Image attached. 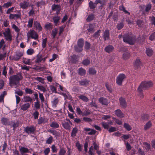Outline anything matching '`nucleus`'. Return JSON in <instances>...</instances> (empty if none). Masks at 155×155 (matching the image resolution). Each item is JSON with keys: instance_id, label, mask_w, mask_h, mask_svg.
I'll list each match as a JSON object with an SVG mask.
<instances>
[{"instance_id": "obj_39", "label": "nucleus", "mask_w": 155, "mask_h": 155, "mask_svg": "<svg viewBox=\"0 0 155 155\" xmlns=\"http://www.w3.org/2000/svg\"><path fill=\"white\" fill-rule=\"evenodd\" d=\"M95 18V15L94 14H91L89 15L86 18V21L87 22H90L94 19Z\"/></svg>"}, {"instance_id": "obj_46", "label": "nucleus", "mask_w": 155, "mask_h": 155, "mask_svg": "<svg viewBox=\"0 0 155 155\" xmlns=\"http://www.w3.org/2000/svg\"><path fill=\"white\" fill-rule=\"evenodd\" d=\"M153 51L152 49L149 48L146 49V53L148 56H151L153 54Z\"/></svg>"}, {"instance_id": "obj_55", "label": "nucleus", "mask_w": 155, "mask_h": 155, "mask_svg": "<svg viewBox=\"0 0 155 155\" xmlns=\"http://www.w3.org/2000/svg\"><path fill=\"white\" fill-rule=\"evenodd\" d=\"M101 31L100 30H98L96 32H95L93 35V36L95 38H97L100 35V34L101 32Z\"/></svg>"}, {"instance_id": "obj_22", "label": "nucleus", "mask_w": 155, "mask_h": 155, "mask_svg": "<svg viewBox=\"0 0 155 155\" xmlns=\"http://www.w3.org/2000/svg\"><path fill=\"white\" fill-rule=\"evenodd\" d=\"M114 49V47L111 45H109L106 47L104 49L105 51L107 53H110Z\"/></svg>"}, {"instance_id": "obj_34", "label": "nucleus", "mask_w": 155, "mask_h": 155, "mask_svg": "<svg viewBox=\"0 0 155 155\" xmlns=\"http://www.w3.org/2000/svg\"><path fill=\"white\" fill-rule=\"evenodd\" d=\"M78 97L80 99H81L85 102H88L89 101V99L86 96L81 95L78 96Z\"/></svg>"}, {"instance_id": "obj_33", "label": "nucleus", "mask_w": 155, "mask_h": 155, "mask_svg": "<svg viewBox=\"0 0 155 155\" xmlns=\"http://www.w3.org/2000/svg\"><path fill=\"white\" fill-rule=\"evenodd\" d=\"M50 126L53 128H58L59 127V125L58 123L55 121H52L50 124Z\"/></svg>"}, {"instance_id": "obj_20", "label": "nucleus", "mask_w": 155, "mask_h": 155, "mask_svg": "<svg viewBox=\"0 0 155 155\" xmlns=\"http://www.w3.org/2000/svg\"><path fill=\"white\" fill-rule=\"evenodd\" d=\"M23 56V54L21 52H17L16 54L15 55L13 58V60L15 61H18Z\"/></svg>"}, {"instance_id": "obj_25", "label": "nucleus", "mask_w": 155, "mask_h": 155, "mask_svg": "<svg viewBox=\"0 0 155 155\" xmlns=\"http://www.w3.org/2000/svg\"><path fill=\"white\" fill-rule=\"evenodd\" d=\"M60 19V16L58 15L54 16L53 18V20L55 26H57L58 23Z\"/></svg>"}, {"instance_id": "obj_51", "label": "nucleus", "mask_w": 155, "mask_h": 155, "mask_svg": "<svg viewBox=\"0 0 155 155\" xmlns=\"http://www.w3.org/2000/svg\"><path fill=\"white\" fill-rule=\"evenodd\" d=\"M37 89L40 91L45 92L46 91L45 88L42 85H38L37 86Z\"/></svg>"}, {"instance_id": "obj_64", "label": "nucleus", "mask_w": 155, "mask_h": 155, "mask_svg": "<svg viewBox=\"0 0 155 155\" xmlns=\"http://www.w3.org/2000/svg\"><path fill=\"white\" fill-rule=\"evenodd\" d=\"M39 115V112L37 110L35 111L33 114V115L35 119H38Z\"/></svg>"}, {"instance_id": "obj_41", "label": "nucleus", "mask_w": 155, "mask_h": 155, "mask_svg": "<svg viewBox=\"0 0 155 155\" xmlns=\"http://www.w3.org/2000/svg\"><path fill=\"white\" fill-rule=\"evenodd\" d=\"M91 63L90 60L88 59H85L83 60L81 62L82 64H83L84 65L87 66Z\"/></svg>"}, {"instance_id": "obj_43", "label": "nucleus", "mask_w": 155, "mask_h": 155, "mask_svg": "<svg viewBox=\"0 0 155 155\" xmlns=\"http://www.w3.org/2000/svg\"><path fill=\"white\" fill-rule=\"evenodd\" d=\"M58 29L57 28H55L53 29L52 31L51 35L53 37V38H54L56 37L57 34L58 33Z\"/></svg>"}, {"instance_id": "obj_7", "label": "nucleus", "mask_w": 155, "mask_h": 155, "mask_svg": "<svg viewBox=\"0 0 155 155\" xmlns=\"http://www.w3.org/2000/svg\"><path fill=\"white\" fill-rule=\"evenodd\" d=\"M27 35L28 38L30 37L34 39L35 40L37 39L38 37L36 32L33 30L28 31L27 33Z\"/></svg>"}, {"instance_id": "obj_58", "label": "nucleus", "mask_w": 155, "mask_h": 155, "mask_svg": "<svg viewBox=\"0 0 155 155\" xmlns=\"http://www.w3.org/2000/svg\"><path fill=\"white\" fill-rule=\"evenodd\" d=\"M123 58L124 59H127L130 57V54L128 52H125L123 54Z\"/></svg>"}, {"instance_id": "obj_31", "label": "nucleus", "mask_w": 155, "mask_h": 155, "mask_svg": "<svg viewBox=\"0 0 155 155\" xmlns=\"http://www.w3.org/2000/svg\"><path fill=\"white\" fill-rule=\"evenodd\" d=\"M42 61V55H40L39 54H38L36 56V58L35 60V62L37 63H39L41 62Z\"/></svg>"}, {"instance_id": "obj_62", "label": "nucleus", "mask_w": 155, "mask_h": 155, "mask_svg": "<svg viewBox=\"0 0 155 155\" xmlns=\"http://www.w3.org/2000/svg\"><path fill=\"white\" fill-rule=\"evenodd\" d=\"M113 18L114 21H117L118 18V15L117 13H113L112 14Z\"/></svg>"}, {"instance_id": "obj_48", "label": "nucleus", "mask_w": 155, "mask_h": 155, "mask_svg": "<svg viewBox=\"0 0 155 155\" xmlns=\"http://www.w3.org/2000/svg\"><path fill=\"white\" fill-rule=\"evenodd\" d=\"M4 36L11 34V31L9 28L5 29V31L3 33Z\"/></svg>"}, {"instance_id": "obj_49", "label": "nucleus", "mask_w": 155, "mask_h": 155, "mask_svg": "<svg viewBox=\"0 0 155 155\" xmlns=\"http://www.w3.org/2000/svg\"><path fill=\"white\" fill-rule=\"evenodd\" d=\"M66 152V150L64 147L60 148L58 155H64Z\"/></svg>"}, {"instance_id": "obj_18", "label": "nucleus", "mask_w": 155, "mask_h": 155, "mask_svg": "<svg viewBox=\"0 0 155 155\" xmlns=\"http://www.w3.org/2000/svg\"><path fill=\"white\" fill-rule=\"evenodd\" d=\"M48 120L47 118H44L42 117H39L38 120V124L39 125L42 124H44L48 122Z\"/></svg>"}, {"instance_id": "obj_40", "label": "nucleus", "mask_w": 155, "mask_h": 155, "mask_svg": "<svg viewBox=\"0 0 155 155\" xmlns=\"http://www.w3.org/2000/svg\"><path fill=\"white\" fill-rule=\"evenodd\" d=\"M24 102H30L31 103L32 100V98L29 96H24L23 97Z\"/></svg>"}, {"instance_id": "obj_30", "label": "nucleus", "mask_w": 155, "mask_h": 155, "mask_svg": "<svg viewBox=\"0 0 155 155\" xmlns=\"http://www.w3.org/2000/svg\"><path fill=\"white\" fill-rule=\"evenodd\" d=\"M30 104L29 103L25 104L21 106V108L23 110H26L30 107Z\"/></svg>"}, {"instance_id": "obj_27", "label": "nucleus", "mask_w": 155, "mask_h": 155, "mask_svg": "<svg viewBox=\"0 0 155 155\" xmlns=\"http://www.w3.org/2000/svg\"><path fill=\"white\" fill-rule=\"evenodd\" d=\"M84 44V39L82 38L79 39L77 42V46L79 47L80 49L83 48Z\"/></svg>"}, {"instance_id": "obj_11", "label": "nucleus", "mask_w": 155, "mask_h": 155, "mask_svg": "<svg viewBox=\"0 0 155 155\" xmlns=\"http://www.w3.org/2000/svg\"><path fill=\"white\" fill-rule=\"evenodd\" d=\"M21 16V13L19 14H10L9 16V18L11 20L14 19L16 20L18 19H20Z\"/></svg>"}, {"instance_id": "obj_37", "label": "nucleus", "mask_w": 155, "mask_h": 155, "mask_svg": "<svg viewBox=\"0 0 155 155\" xmlns=\"http://www.w3.org/2000/svg\"><path fill=\"white\" fill-rule=\"evenodd\" d=\"M88 72L90 74L92 75H95L97 73L95 69L93 68H90L88 70Z\"/></svg>"}, {"instance_id": "obj_13", "label": "nucleus", "mask_w": 155, "mask_h": 155, "mask_svg": "<svg viewBox=\"0 0 155 155\" xmlns=\"http://www.w3.org/2000/svg\"><path fill=\"white\" fill-rule=\"evenodd\" d=\"M103 37L104 41L108 40L110 39V31L108 29H106L103 33Z\"/></svg>"}, {"instance_id": "obj_63", "label": "nucleus", "mask_w": 155, "mask_h": 155, "mask_svg": "<svg viewBox=\"0 0 155 155\" xmlns=\"http://www.w3.org/2000/svg\"><path fill=\"white\" fill-rule=\"evenodd\" d=\"M144 145L145 147V149L147 151H149L150 149V145L147 142H145Z\"/></svg>"}, {"instance_id": "obj_19", "label": "nucleus", "mask_w": 155, "mask_h": 155, "mask_svg": "<svg viewBox=\"0 0 155 155\" xmlns=\"http://www.w3.org/2000/svg\"><path fill=\"white\" fill-rule=\"evenodd\" d=\"M134 66L136 68H140L142 66V64L139 59H137L134 63Z\"/></svg>"}, {"instance_id": "obj_14", "label": "nucleus", "mask_w": 155, "mask_h": 155, "mask_svg": "<svg viewBox=\"0 0 155 155\" xmlns=\"http://www.w3.org/2000/svg\"><path fill=\"white\" fill-rule=\"evenodd\" d=\"M115 114L117 117L122 118L124 117L125 114L122 113L119 109H118L115 111Z\"/></svg>"}, {"instance_id": "obj_4", "label": "nucleus", "mask_w": 155, "mask_h": 155, "mask_svg": "<svg viewBox=\"0 0 155 155\" xmlns=\"http://www.w3.org/2000/svg\"><path fill=\"white\" fill-rule=\"evenodd\" d=\"M126 78V75L124 74H120L116 78V83L119 85H122V82L125 80Z\"/></svg>"}, {"instance_id": "obj_36", "label": "nucleus", "mask_w": 155, "mask_h": 155, "mask_svg": "<svg viewBox=\"0 0 155 155\" xmlns=\"http://www.w3.org/2000/svg\"><path fill=\"white\" fill-rule=\"evenodd\" d=\"M62 124L63 127L66 130H70L71 129V125L68 122H65L62 123Z\"/></svg>"}, {"instance_id": "obj_32", "label": "nucleus", "mask_w": 155, "mask_h": 155, "mask_svg": "<svg viewBox=\"0 0 155 155\" xmlns=\"http://www.w3.org/2000/svg\"><path fill=\"white\" fill-rule=\"evenodd\" d=\"M84 110V111L83 112V116H87L91 114V111L87 107H85V109Z\"/></svg>"}, {"instance_id": "obj_26", "label": "nucleus", "mask_w": 155, "mask_h": 155, "mask_svg": "<svg viewBox=\"0 0 155 155\" xmlns=\"http://www.w3.org/2000/svg\"><path fill=\"white\" fill-rule=\"evenodd\" d=\"M19 121H17L16 122L12 121L10 125H11L13 127V130H15L17 127L19 126Z\"/></svg>"}, {"instance_id": "obj_24", "label": "nucleus", "mask_w": 155, "mask_h": 155, "mask_svg": "<svg viewBox=\"0 0 155 155\" xmlns=\"http://www.w3.org/2000/svg\"><path fill=\"white\" fill-rule=\"evenodd\" d=\"M1 122L3 125H9L10 124L9 122V120L7 118L5 117H2L1 118Z\"/></svg>"}, {"instance_id": "obj_9", "label": "nucleus", "mask_w": 155, "mask_h": 155, "mask_svg": "<svg viewBox=\"0 0 155 155\" xmlns=\"http://www.w3.org/2000/svg\"><path fill=\"white\" fill-rule=\"evenodd\" d=\"M120 105V106L123 108H125L127 107V102L124 98L120 97L119 99Z\"/></svg>"}, {"instance_id": "obj_60", "label": "nucleus", "mask_w": 155, "mask_h": 155, "mask_svg": "<svg viewBox=\"0 0 155 155\" xmlns=\"http://www.w3.org/2000/svg\"><path fill=\"white\" fill-rule=\"evenodd\" d=\"M5 38L6 41H11L12 40V37L11 34L4 36Z\"/></svg>"}, {"instance_id": "obj_56", "label": "nucleus", "mask_w": 155, "mask_h": 155, "mask_svg": "<svg viewBox=\"0 0 155 155\" xmlns=\"http://www.w3.org/2000/svg\"><path fill=\"white\" fill-rule=\"evenodd\" d=\"M35 80H37L39 82H41L42 84H44L45 83L44 79L40 77H37L35 78Z\"/></svg>"}, {"instance_id": "obj_45", "label": "nucleus", "mask_w": 155, "mask_h": 155, "mask_svg": "<svg viewBox=\"0 0 155 155\" xmlns=\"http://www.w3.org/2000/svg\"><path fill=\"white\" fill-rule=\"evenodd\" d=\"M124 26V21H122L120 23H118L117 26V29L118 30H121Z\"/></svg>"}, {"instance_id": "obj_16", "label": "nucleus", "mask_w": 155, "mask_h": 155, "mask_svg": "<svg viewBox=\"0 0 155 155\" xmlns=\"http://www.w3.org/2000/svg\"><path fill=\"white\" fill-rule=\"evenodd\" d=\"M71 62L75 64L78 61V56L75 54H73L70 57Z\"/></svg>"}, {"instance_id": "obj_23", "label": "nucleus", "mask_w": 155, "mask_h": 155, "mask_svg": "<svg viewBox=\"0 0 155 155\" xmlns=\"http://www.w3.org/2000/svg\"><path fill=\"white\" fill-rule=\"evenodd\" d=\"M34 26L39 31H41L42 30V28L41 26L40 23L37 21H34Z\"/></svg>"}, {"instance_id": "obj_42", "label": "nucleus", "mask_w": 155, "mask_h": 155, "mask_svg": "<svg viewBox=\"0 0 155 155\" xmlns=\"http://www.w3.org/2000/svg\"><path fill=\"white\" fill-rule=\"evenodd\" d=\"M119 9L120 11H123L126 14H127L128 15H130V12H129L125 9V7L123 5L119 6Z\"/></svg>"}, {"instance_id": "obj_47", "label": "nucleus", "mask_w": 155, "mask_h": 155, "mask_svg": "<svg viewBox=\"0 0 155 155\" xmlns=\"http://www.w3.org/2000/svg\"><path fill=\"white\" fill-rule=\"evenodd\" d=\"M124 127L127 130L130 131L132 130V127L128 124L125 123L124 124Z\"/></svg>"}, {"instance_id": "obj_8", "label": "nucleus", "mask_w": 155, "mask_h": 155, "mask_svg": "<svg viewBox=\"0 0 155 155\" xmlns=\"http://www.w3.org/2000/svg\"><path fill=\"white\" fill-rule=\"evenodd\" d=\"M19 150L21 155H23L30 152V151L28 148L21 146L19 147Z\"/></svg>"}, {"instance_id": "obj_57", "label": "nucleus", "mask_w": 155, "mask_h": 155, "mask_svg": "<svg viewBox=\"0 0 155 155\" xmlns=\"http://www.w3.org/2000/svg\"><path fill=\"white\" fill-rule=\"evenodd\" d=\"M12 3L10 2H8L6 3H5L2 5V7L6 8H8L9 7L11 6L12 5Z\"/></svg>"}, {"instance_id": "obj_44", "label": "nucleus", "mask_w": 155, "mask_h": 155, "mask_svg": "<svg viewBox=\"0 0 155 155\" xmlns=\"http://www.w3.org/2000/svg\"><path fill=\"white\" fill-rule=\"evenodd\" d=\"M78 131V130L76 127H75L73 128L72 130L71 136L72 137H74L76 135Z\"/></svg>"}, {"instance_id": "obj_17", "label": "nucleus", "mask_w": 155, "mask_h": 155, "mask_svg": "<svg viewBox=\"0 0 155 155\" xmlns=\"http://www.w3.org/2000/svg\"><path fill=\"white\" fill-rule=\"evenodd\" d=\"M99 102L103 105H107L108 103L107 100L105 98L101 97L99 99Z\"/></svg>"}, {"instance_id": "obj_54", "label": "nucleus", "mask_w": 155, "mask_h": 155, "mask_svg": "<svg viewBox=\"0 0 155 155\" xmlns=\"http://www.w3.org/2000/svg\"><path fill=\"white\" fill-rule=\"evenodd\" d=\"M25 93L26 94H31L34 93V91L29 88L26 87L25 89Z\"/></svg>"}, {"instance_id": "obj_53", "label": "nucleus", "mask_w": 155, "mask_h": 155, "mask_svg": "<svg viewBox=\"0 0 155 155\" xmlns=\"http://www.w3.org/2000/svg\"><path fill=\"white\" fill-rule=\"evenodd\" d=\"M33 20V18L29 19V20L28 21V24L27 25V26L28 28H31L32 27Z\"/></svg>"}, {"instance_id": "obj_35", "label": "nucleus", "mask_w": 155, "mask_h": 155, "mask_svg": "<svg viewBox=\"0 0 155 155\" xmlns=\"http://www.w3.org/2000/svg\"><path fill=\"white\" fill-rule=\"evenodd\" d=\"M58 102L59 99L58 98H55L53 99V100L51 101L52 106L53 107H56Z\"/></svg>"}, {"instance_id": "obj_52", "label": "nucleus", "mask_w": 155, "mask_h": 155, "mask_svg": "<svg viewBox=\"0 0 155 155\" xmlns=\"http://www.w3.org/2000/svg\"><path fill=\"white\" fill-rule=\"evenodd\" d=\"M87 30L89 32L94 31V25L92 24H90L89 26V28L87 29Z\"/></svg>"}, {"instance_id": "obj_1", "label": "nucleus", "mask_w": 155, "mask_h": 155, "mask_svg": "<svg viewBox=\"0 0 155 155\" xmlns=\"http://www.w3.org/2000/svg\"><path fill=\"white\" fill-rule=\"evenodd\" d=\"M23 78L22 74L21 73H18L16 75L11 76L9 78V84L11 86L17 85L20 84V81Z\"/></svg>"}, {"instance_id": "obj_29", "label": "nucleus", "mask_w": 155, "mask_h": 155, "mask_svg": "<svg viewBox=\"0 0 155 155\" xmlns=\"http://www.w3.org/2000/svg\"><path fill=\"white\" fill-rule=\"evenodd\" d=\"M5 41L3 39H2L0 41V49H2L3 51L5 50L6 47L5 45Z\"/></svg>"}, {"instance_id": "obj_59", "label": "nucleus", "mask_w": 155, "mask_h": 155, "mask_svg": "<svg viewBox=\"0 0 155 155\" xmlns=\"http://www.w3.org/2000/svg\"><path fill=\"white\" fill-rule=\"evenodd\" d=\"M65 27V25H63L62 26H60L59 28V35L60 36L62 33H63L64 31V28Z\"/></svg>"}, {"instance_id": "obj_38", "label": "nucleus", "mask_w": 155, "mask_h": 155, "mask_svg": "<svg viewBox=\"0 0 155 155\" xmlns=\"http://www.w3.org/2000/svg\"><path fill=\"white\" fill-rule=\"evenodd\" d=\"M152 126V124L150 121L148 122L144 126V129L147 130V129L150 127Z\"/></svg>"}, {"instance_id": "obj_12", "label": "nucleus", "mask_w": 155, "mask_h": 155, "mask_svg": "<svg viewBox=\"0 0 155 155\" xmlns=\"http://www.w3.org/2000/svg\"><path fill=\"white\" fill-rule=\"evenodd\" d=\"M90 81L86 79H84L79 81V84L81 86L87 87L89 85Z\"/></svg>"}, {"instance_id": "obj_21", "label": "nucleus", "mask_w": 155, "mask_h": 155, "mask_svg": "<svg viewBox=\"0 0 155 155\" xmlns=\"http://www.w3.org/2000/svg\"><path fill=\"white\" fill-rule=\"evenodd\" d=\"M78 72L79 75L81 76L85 75L86 73V71L82 68H79L78 70Z\"/></svg>"}, {"instance_id": "obj_5", "label": "nucleus", "mask_w": 155, "mask_h": 155, "mask_svg": "<svg viewBox=\"0 0 155 155\" xmlns=\"http://www.w3.org/2000/svg\"><path fill=\"white\" fill-rule=\"evenodd\" d=\"M36 127L33 125L27 126L24 129V131L28 134H34L35 130Z\"/></svg>"}, {"instance_id": "obj_6", "label": "nucleus", "mask_w": 155, "mask_h": 155, "mask_svg": "<svg viewBox=\"0 0 155 155\" xmlns=\"http://www.w3.org/2000/svg\"><path fill=\"white\" fill-rule=\"evenodd\" d=\"M152 5L149 3L141 7L142 11L143 13L148 14L151 9Z\"/></svg>"}, {"instance_id": "obj_28", "label": "nucleus", "mask_w": 155, "mask_h": 155, "mask_svg": "<svg viewBox=\"0 0 155 155\" xmlns=\"http://www.w3.org/2000/svg\"><path fill=\"white\" fill-rule=\"evenodd\" d=\"M89 7L90 9L92 10H94L95 8L96 7V5L92 1H90L88 3Z\"/></svg>"}, {"instance_id": "obj_61", "label": "nucleus", "mask_w": 155, "mask_h": 155, "mask_svg": "<svg viewBox=\"0 0 155 155\" xmlns=\"http://www.w3.org/2000/svg\"><path fill=\"white\" fill-rule=\"evenodd\" d=\"M53 138L52 136H50L46 141V143L48 144H51L53 141Z\"/></svg>"}, {"instance_id": "obj_3", "label": "nucleus", "mask_w": 155, "mask_h": 155, "mask_svg": "<svg viewBox=\"0 0 155 155\" xmlns=\"http://www.w3.org/2000/svg\"><path fill=\"white\" fill-rule=\"evenodd\" d=\"M123 40L124 42L133 45L135 43L136 38L135 36H131L128 34H126L123 36Z\"/></svg>"}, {"instance_id": "obj_10", "label": "nucleus", "mask_w": 155, "mask_h": 155, "mask_svg": "<svg viewBox=\"0 0 155 155\" xmlns=\"http://www.w3.org/2000/svg\"><path fill=\"white\" fill-rule=\"evenodd\" d=\"M19 5L21 8L23 9H27L29 6V3L27 1L21 2L19 4Z\"/></svg>"}, {"instance_id": "obj_2", "label": "nucleus", "mask_w": 155, "mask_h": 155, "mask_svg": "<svg viewBox=\"0 0 155 155\" xmlns=\"http://www.w3.org/2000/svg\"><path fill=\"white\" fill-rule=\"evenodd\" d=\"M153 85V83L151 81H142L137 89V91L140 93V96H143L142 91L143 90L147 89L149 87H151Z\"/></svg>"}, {"instance_id": "obj_50", "label": "nucleus", "mask_w": 155, "mask_h": 155, "mask_svg": "<svg viewBox=\"0 0 155 155\" xmlns=\"http://www.w3.org/2000/svg\"><path fill=\"white\" fill-rule=\"evenodd\" d=\"M101 124L104 129H108L109 128V126L108 124L105 121L101 122Z\"/></svg>"}, {"instance_id": "obj_15", "label": "nucleus", "mask_w": 155, "mask_h": 155, "mask_svg": "<svg viewBox=\"0 0 155 155\" xmlns=\"http://www.w3.org/2000/svg\"><path fill=\"white\" fill-rule=\"evenodd\" d=\"M51 9L53 11L57 10L56 13L58 15L60 10V7L59 5L53 4L52 5Z\"/></svg>"}]
</instances>
